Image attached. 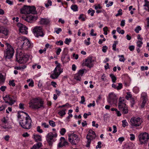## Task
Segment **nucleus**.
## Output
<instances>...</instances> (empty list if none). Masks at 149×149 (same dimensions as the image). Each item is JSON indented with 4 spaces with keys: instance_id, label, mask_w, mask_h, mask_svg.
Instances as JSON below:
<instances>
[{
    "instance_id": "1",
    "label": "nucleus",
    "mask_w": 149,
    "mask_h": 149,
    "mask_svg": "<svg viewBox=\"0 0 149 149\" xmlns=\"http://www.w3.org/2000/svg\"><path fill=\"white\" fill-rule=\"evenodd\" d=\"M4 44L6 46L7 49L4 52V58L5 60L11 58L13 57L14 53V49L9 44L6 42H4L3 44L0 42V45L1 47H4Z\"/></svg>"
},
{
    "instance_id": "2",
    "label": "nucleus",
    "mask_w": 149,
    "mask_h": 149,
    "mask_svg": "<svg viewBox=\"0 0 149 149\" xmlns=\"http://www.w3.org/2000/svg\"><path fill=\"white\" fill-rule=\"evenodd\" d=\"M30 107L33 109H38L40 108L44 109L43 101L40 99L34 98L31 100L29 103Z\"/></svg>"
},
{
    "instance_id": "3",
    "label": "nucleus",
    "mask_w": 149,
    "mask_h": 149,
    "mask_svg": "<svg viewBox=\"0 0 149 149\" xmlns=\"http://www.w3.org/2000/svg\"><path fill=\"white\" fill-rule=\"evenodd\" d=\"M26 116L25 118L19 122V124L24 129H29L31 128L32 125L31 119L30 116L26 113H24Z\"/></svg>"
},
{
    "instance_id": "4",
    "label": "nucleus",
    "mask_w": 149,
    "mask_h": 149,
    "mask_svg": "<svg viewBox=\"0 0 149 149\" xmlns=\"http://www.w3.org/2000/svg\"><path fill=\"white\" fill-rule=\"evenodd\" d=\"M55 63L57 65L50 76L51 78L54 79H57L63 72V69L61 67V64L57 61H56Z\"/></svg>"
},
{
    "instance_id": "5",
    "label": "nucleus",
    "mask_w": 149,
    "mask_h": 149,
    "mask_svg": "<svg viewBox=\"0 0 149 149\" xmlns=\"http://www.w3.org/2000/svg\"><path fill=\"white\" fill-rule=\"evenodd\" d=\"M36 8L34 6H24L20 9L21 13L22 14H29L30 13L35 14L36 13Z\"/></svg>"
},
{
    "instance_id": "6",
    "label": "nucleus",
    "mask_w": 149,
    "mask_h": 149,
    "mask_svg": "<svg viewBox=\"0 0 149 149\" xmlns=\"http://www.w3.org/2000/svg\"><path fill=\"white\" fill-rule=\"evenodd\" d=\"M29 58L28 55L23 54L22 53L20 52L19 54L17 56L16 60L19 63L24 64L28 61Z\"/></svg>"
},
{
    "instance_id": "7",
    "label": "nucleus",
    "mask_w": 149,
    "mask_h": 149,
    "mask_svg": "<svg viewBox=\"0 0 149 149\" xmlns=\"http://www.w3.org/2000/svg\"><path fill=\"white\" fill-rule=\"evenodd\" d=\"M138 138L141 144H144L146 143L149 139V136L148 133L145 132L141 133L139 136Z\"/></svg>"
},
{
    "instance_id": "8",
    "label": "nucleus",
    "mask_w": 149,
    "mask_h": 149,
    "mask_svg": "<svg viewBox=\"0 0 149 149\" xmlns=\"http://www.w3.org/2000/svg\"><path fill=\"white\" fill-rule=\"evenodd\" d=\"M68 136V141L72 145H76L79 141L78 136L76 134H72Z\"/></svg>"
},
{
    "instance_id": "9",
    "label": "nucleus",
    "mask_w": 149,
    "mask_h": 149,
    "mask_svg": "<svg viewBox=\"0 0 149 149\" xmlns=\"http://www.w3.org/2000/svg\"><path fill=\"white\" fill-rule=\"evenodd\" d=\"M118 99L115 94L112 93L109 94L107 101L110 104H116L117 103Z\"/></svg>"
},
{
    "instance_id": "10",
    "label": "nucleus",
    "mask_w": 149,
    "mask_h": 149,
    "mask_svg": "<svg viewBox=\"0 0 149 149\" xmlns=\"http://www.w3.org/2000/svg\"><path fill=\"white\" fill-rule=\"evenodd\" d=\"M140 118L133 117L130 120V124L135 127L139 126L141 124L142 121Z\"/></svg>"
},
{
    "instance_id": "11",
    "label": "nucleus",
    "mask_w": 149,
    "mask_h": 149,
    "mask_svg": "<svg viewBox=\"0 0 149 149\" xmlns=\"http://www.w3.org/2000/svg\"><path fill=\"white\" fill-rule=\"evenodd\" d=\"M33 31L37 37H38L40 36L42 37L44 36L42 28L41 26H37L35 27Z\"/></svg>"
},
{
    "instance_id": "12",
    "label": "nucleus",
    "mask_w": 149,
    "mask_h": 149,
    "mask_svg": "<svg viewBox=\"0 0 149 149\" xmlns=\"http://www.w3.org/2000/svg\"><path fill=\"white\" fill-rule=\"evenodd\" d=\"M57 135L56 133H54V134H53L52 132H49L47 135L46 140L50 146L52 145V142L54 141L53 138L54 137H56Z\"/></svg>"
},
{
    "instance_id": "13",
    "label": "nucleus",
    "mask_w": 149,
    "mask_h": 149,
    "mask_svg": "<svg viewBox=\"0 0 149 149\" xmlns=\"http://www.w3.org/2000/svg\"><path fill=\"white\" fill-rule=\"evenodd\" d=\"M17 26L19 28V30L20 33L23 34H27L28 31L27 30L28 29V28L25 25L19 23L17 24Z\"/></svg>"
},
{
    "instance_id": "14",
    "label": "nucleus",
    "mask_w": 149,
    "mask_h": 149,
    "mask_svg": "<svg viewBox=\"0 0 149 149\" xmlns=\"http://www.w3.org/2000/svg\"><path fill=\"white\" fill-rule=\"evenodd\" d=\"M19 39L21 40H22V47H24L26 49L29 48L30 47L31 44L28 39L23 37L20 38Z\"/></svg>"
},
{
    "instance_id": "15",
    "label": "nucleus",
    "mask_w": 149,
    "mask_h": 149,
    "mask_svg": "<svg viewBox=\"0 0 149 149\" xmlns=\"http://www.w3.org/2000/svg\"><path fill=\"white\" fill-rule=\"evenodd\" d=\"M22 18L25 21L29 22L31 23L33 20H36L38 18L34 15H28L26 17H22Z\"/></svg>"
},
{
    "instance_id": "16",
    "label": "nucleus",
    "mask_w": 149,
    "mask_h": 149,
    "mask_svg": "<svg viewBox=\"0 0 149 149\" xmlns=\"http://www.w3.org/2000/svg\"><path fill=\"white\" fill-rule=\"evenodd\" d=\"M94 60L92 59L91 57H88L87 59H86L84 62L85 65L87 67L91 68L93 66V63L94 62Z\"/></svg>"
},
{
    "instance_id": "17",
    "label": "nucleus",
    "mask_w": 149,
    "mask_h": 149,
    "mask_svg": "<svg viewBox=\"0 0 149 149\" xmlns=\"http://www.w3.org/2000/svg\"><path fill=\"white\" fill-rule=\"evenodd\" d=\"M4 100L5 101L6 103H8L12 105L14 104L15 101L13 100L12 98L10 97L9 95H6L5 96L3 97Z\"/></svg>"
},
{
    "instance_id": "18",
    "label": "nucleus",
    "mask_w": 149,
    "mask_h": 149,
    "mask_svg": "<svg viewBox=\"0 0 149 149\" xmlns=\"http://www.w3.org/2000/svg\"><path fill=\"white\" fill-rule=\"evenodd\" d=\"M141 98L142 101L141 106L142 108H143L145 106L148 100L146 94L145 93H143L141 95Z\"/></svg>"
},
{
    "instance_id": "19",
    "label": "nucleus",
    "mask_w": 149,
    "mask_h": 149,
    "mask_svg": "<svg viewBox=\"0 0 149 149\" xmlns=\"http://www.w3.org/2000/svg\"><path fill=\"white\" fill-rule=\"evenodd\" d=\"M125 100L124 99H122L121 97H120L119 99L118 108H121V107H124L126 105V104L125 102Z\"/></svg>"
},
{
    "instance_id": "20",
    "label": "nucleus",
    "mask_w": 149,
    "mask_h": 149,
    "mask_svg": "<svg viewBox=\"0 0 149 149\" xmlns=\"http://www.w3.org/2000/svg\"><path fill=\"white\" fill-rule=\"evenodd\" d=\"M8 33L9 31L6 28L3 26L0 27V33H3L6 36L8 35Z\"/></svg>"
},
{
    "instance_id": "21",
    "label": "nucleus",
    "mask_w": 149,
    "mask_h": 149,
    "mask_svg": "<svg viewBox=\"0 0 149 149\" xmlns=\"http://www.w3.org/2000/svg\"><path fill=\"white\" fill-rule=\"evenodd\" d=\"M69 57L67 54H62L61 57V60L63 62H68L69 60Z\"/></svg>"
},
{
    "instance_id": "22",
    "label": "nucleus",
    "mask_w": 149,
    "mask_h": 149,
    "mask_svg": "<svg viewBox=\"0 0 149 149\" xmlns=\"http://www.w3.org/2000/svg\"><path fill=\"white\" fill-rule=\"evenodd\" d=\"M118 108L120 110L122 111V113L123 114H127L128 112V107L126 105L124 107H121V108Z\"/></svg>"
},
{
    "instance_id": "23",
    "label": "nucleus",
    "mask_w": 149,
    "mask_h": 149,
    "mask_svg": "<svg viewBox=\"0 0 149 149\" xmlns=\"http://www.w3.org/2000/svg\"><path fill=\"white\" fill-rule=\"evenodd\" d=\"M49 19L45 18H41L39 22L40 24H41L47 25L49 23Z\"/></svg>"
},
{
    "instance_id": "24",
    "label": "nucleus",
    "mask_w": 149,
    "mask_h": 149,
    "mask_svg": "<svg viewBox=\"0 0 149 149\" xmlns=\"http://www.w3.org/2000/svg\"><path fill=\"white\" fill-rule=\"evenodd\" d=\"M89 136V134H88L86 136V138L88 140L87 143L86 145V147H88L90 146L91 140H92L91 139V138Z\"/></svg>"
},
{
    "instance_id": "25",
    "label": "nucleus",
    "mask_w": 149,
    "mask_h": 149,
    "mask_svg": "<svg viewBox=\"0 0 149 149\" xmlns=\"http://www.w3.org/2000/svg\"><path fill=\"white\" fill-rule=\"evenodd\" d=\"M34 139L36 142L40 141H42L41 136L40 135L36 134L34 135Z\"/></svg>"
},
{
    "instance_id": "26",
    "label": "nucleus",
    "mask_w": 149,
    "mask_h": 149,
    "mask_svg": "<svg viewBox=\"0 0 149 149\" xmlns=\"http://www.w3.org/2000/svg\"><path fill=\"white\" fill-rule=\"evenodd\" d=\"M42 144L41 142H38L36 144L34 145L31 149H38L41 147Z\"/></svg>"
},
{
    "instance_id": "27",
    "label": "nucleus",
    "mask_w": 149,
    "mask_h": 149,
    "mask_svg": "<svg viewBox=\"0 0 149 149\" xmlns=\"http://www.w3.org/2000/svg\"><path fill=\"white\" fill-rule=\"evenodd\" d=\"M144 1L145 3L143 6L146 7L145 9L149 12V2L147 0H144Z\"/></svg>"
},
{
    "instance_id": "28",
    "label": "nucleus",
    "mask_w": 149,
    "mask_h": 149,
    "mask_svg": "<svg viewBox=\"0 0 149 149\" xmlns=\"http://www.w3.org/2000/svg\"><path fill=\"white\" fill-rule=\"evenodd\" d=\"M71 8L74 11H77L78 10V7L76 5H72L71 7Z\"/></svg>"
},
{
    "instance_id": "29",
    "label": "nucleus",
    "mask_w": 149,
    "mask_h": 149,
    "mask_svg": "<svg viewBox=\"0 0 149 149\" xmlns=\"http://www.w3.org/2000/svg\"><path fill=\"white\" fill-rule=\"evenodd\" d=\"M81 76L79 74H76L74 76V78L77 81H80L81 79Z\"/></svg>"
},
{
    "instance_id": "30",
    "label": "nucleus",
    "mask_w": 149,
    "mask_h": 149,
    "mask_svg": "<svg viewBox=\"0 0 149 149\" xmlns=\"http://www.w3.org/2000/svg\"><path fill=\"white\" fill-rule=\"evenodd\" d=\"M5 80L3 76L1 74H0V84L3 83Z\"/></svg>"
},
{
    "instance_id": "31",
    "label": "nucleus",
    "mask_w": 149,
    "mask_h": 149,
    "mask_svg": "<svg viewBox=\"0 0 149 149\" xmlns=\"http://www.w3.org/2000/svg\"><path fill=\"white\" fill-rule=\"evenodd\" d=\"M110 76L112 79V82L113 83H115L116 80V77L113 74H110Z\"/></svg>"
},
{
    "instance_id": "32",
    "label": "nucleus",
    "mask_w": 149,
    "mask_h": 149,
    "mask_svg": "<svg viewBox=\"0 0 149 149\" xmlns=\"http://www.w3.org/2000/svg\"><path fill=\"white\" fill-rule=\"evenodd\" d=\"M95 13V11L94 10H93L92 8H90L88 11V14L91 13V16H93L94 14Z\"/></svg>"
},
{
    "instance_id": "33",
    "label": "nucleus",
    "mask_w": 149,
    "mask_h": 149,
    "mask_svg": "<svg viewBox=\"0 0 149 149\" xmlns=\"http://www.w3.org/2000/svg\"><path fill=\"white\" fill-rule=\"evenodd\" d=\"M66 110H62L58 113L61 116H63L65 114V111Z\"/></svg>"
},
{
    "instance_id": "34",
    "label": "nucleus",
    "mask_w": 149,
    "mask_h": 149,
    "mask_svg": "<svg viewBox=\"0 0 149 149\" xmlns=\"http://www.w3.org/2000/svg\"><path fill=\"white\" fill-rule=\"evenodd\" d=\"M121 28L120 27H117V31L119 33L123 34L124 33V31L123 30H120Z\"/></svg>"
},
{
    "instance_id": "35",
    "label": "nucleus",
    "mask_w": 149,
    "mask_h": 149,
    "mask_svg": "<svg viewBox=\"0 0 149 149\" xmlns=\"http://www.w3.org/2000/svg\"><path fill=\"white\" fill-rule=\"evenodd\" d=\"M85 70V69L80 70L79 71L77 74L81 77L84 74Z\"/></svg>"
},
{
    "instance_id": "36",
    "label": "nucleus",
    "mask_w": 149,
    "mask_h": 149,
    "mask_svg": "<svg viewBox=\"0 0 149 149\" xmlns=\"http://www.w3.org/2000/svg\"><path fill=\"white\" fill-rule=\"evenodd\" d=\"M118 41H114V43L113 45V46H112V49L114 51L116 50V45L117 44H118Z\"/></svg>"
},
{
    "instance_id": "37",
    "label": "nucleus",
    "mask_w": 149,
    "mask_h": 149,
    "mask_svg": "<svg viewBox=\"0 0 149 149\" xmlns=\"http://www.w3.org/2000/svg\"><path fill=\"white\" fill-rule=\"evenodd\" d=\"M127 95L125 96V98L128 100L129 98L132 97V95L131 94L130 92H128L127 93Z\"/></svg>"
},
{
    "instance_id": "38",
    "label": "nucleus",
    "mask_w": 149,
    "mask_h": 149,
    "mask_svg": "<svg viewBox=\"0 0 149 149\" xmlns=\"http://www.w3.org/2000/svg\"><path fill=\"white\" fill-rule=\"evenodd\" d=\"M141 28L140 26H138L135 29V31L136 33H138L139 31L141 30Z\"/></svg>"
},
{
    "instance_id": "39",
    "label": "nucleus",
    "mask_w": 149,
    "mask_h": 149,
    "mask_svg": "<svg viewBox=\"0 0 149 149\" xmlns=\"http://www.w3.org/2000/svg\"><path fill=\"white\" fill-rule=\"evenodd\" d=\"M89 134H92L93 135V138H94V137H95L96 136L95 133L94 131H93L92 130H90L88 131Z\"/></svg>"
},
{
    "instance_id": "40",
    "label": "nucleus",
    "mask_w": 149,
    "mask_h": 149,
    "mask_svg": "<svg viewBox=\"0 0 149 149\" xmlns=\"http://www.w3.org/2000/svg\"><path fill=\"white\" fill-rule=\"evenodd\" d=\"M66 132V130L65 128H62L60 131V133L61 135H63Z\"/></svg>"
},
{
    "instance_id": "41",
    "label": "nucleus",
    "mask_w": 149,
    "mask_h": 149,
    "mask_svg": "<svg viewBox=\"0 0 149 149\" xmlns=\"http://www.w3.org/2000/svg\"><path fill=\"white\" fill-rule=\"evenodd\" d=\"M143 44V42L141 41L138 40L137 42V46L139 47H140Z\"/></svg>"
},
{
    "instance_id": "42",
    "label": "nucleus",
    "mask_w": 149,
    "mask_h": 149,
    "mask_svg": "<svg viewBox=\"0 0 149 149\" xmlns=\"http://www.w3.org/2000/svg\"><path fill=\"white\" fill-rule=\"evenodd\" d=\"M118 57H121L119 59V61H122L123 62H124V61L125 60V59L124 57V56L123 55H118Z\"/></svg>"
},
{
    "instance_id": "43",
    "label": "nucleus",
    "mask_w": 149,
    "mask_h": 149,
    "mask_svg": "<svg viewBox=\"0 0 149 149\" xmlns=\"http://www.w3.org/2000/svg\"><path fill=\"white\" fill-rule=\"evenodd\" d=\"M71 39L70 38L68 39L67 38L65 39V43L66 44L69 45V43L71 42Z\"/></svg>"
},
{
    "instance_id": "44",
    "label": "nucleus",
    "mask_w": 149,
    "mask_h": 149,
    "mask_svg": "<svg viewBox=\"0 0 149 149\" xmlns=\"http://www.w3.org/2000/svg\"><path fill=\"white\" fill-rule=\"evenodd\" d=\"M49 123V125L53 127H54L56 125L55 123L53 120H50Z\"/></svg>"
},
{
    "instance_id": "45",
    "label": "nucleus",
    "mask_w": 149,
    "mask_h": 149,
    "mask_svg": "<svg viewBox=\"0 0 149 149\" xmlns=\"http://www.w3.org/2000/svg\"><path fill=\"white\" fill-rule=\"evenodd\" d=\"M118 86H116V89L117 90H119L122 88V84L121 83H118Z\"/></svg>"
},
{
    "instance_id": "46",
    "label": "nucleus",
    "mask_w": 149,
    "mask_h": 149,
    "mask_svg": "<svg viewBox=\"0 0 149 149\" xmlns=\"http://www.w3.org/2000/svg\"><path fill=\"white\" fill-rule=\"evenodd\" d=\"M83 15H84L83 14H81L78 18L79 19H81V20L82 21H85V18L83 17Z\"/></svg>"
},
{
    "instance_id": "47",
    "label": "nucleus",
    "mask_w": 149,
    "mask_h": 149,
    "mask_svg": "<svg viewBox=\"0 0 149 149\" xmlns=\"http://www.w3.org/2000/svg\"><path fill=\"white\" fill-rule=\"evenodd\" d=\"M9 85H11L13 86H15V84L14 83V80H13L12 81H9Z\"/></svg>"
},
{
    "instance_id": "48",
    "label": "nucleus",
    "mask_w": 149,
    "mask_h": 149,
    "mask_svg": "<svg viewBox=\"0 0 149 149\" xmlns=\"http://www.w3.org/2000/svg\"><path fill=\"white\" fill-rule=\"evenodd\" d=\"M85 101V99L84 96H82L81 97V101L80 102V103L81 104H84V102Z\"/></svg>"
},
{
    "instance_id": "49",
    "label": "nucleus",
    "mask_w": 149,
    "mask_h": 149,
    "mask_svg": "<svg viewBox=\"0 0 149 149\" xmlns=\"http://www.w3.org/2000/svg\"><path fill=\"white\" fill-rule=\"evenodd\" d=\"M91 115V113L90 112H89L88 113H85L84 114L83 116L85 118H87V116Z\"/></svg>"
},
{
    "instance_id": "50",
    "label": "nucleus",
    "mask_w": 149,
    "mask_h": 149,
    "mask_svg": "<svg viewBox=\"0 0 149 149\" xmlns=\"http://www.w3.org/2000/svg\"><path fill=\"white\" fill-rule=\"evenodd\" d=\"M107 49V47L106 46H103L102 47V51L103 52L105 53L106 52Z\"/></svg>"
},
{
    "instance_id": "51",
    "label": "nucleus",
    "mask_w": 149,
    "mask_h": 149,
    "mask_svg": "<svg viewBox=\"0 0 149 149\" xmlns=\"http://www.w3.org/2000/svg\"><path fill=\"white\" fill-rule=\"evenodd\" d=\"M94 30L93 29H92L91 31L90 34L92 36H96L97 34L96 33H94Z\"/></svg>"
},
{
    "instance_id": "52",
    "label": "nucleus",
    "mask_w": 149,
    "mask_h": 149,
    "mask_svg": "<svg viewBox=\"0 0 149 149\" xmlns=\"http://www.w3.org/2000/svg\"><path fill=\"white\" fill-rule=\"evenodd\" d=\"M40 127L39 126H38L37 127V131L40 133H42L43 132L42 130L40 128Z\"/></svg>"
},
{
    "instance_id": "53",
    "label": "nucleus",
    "mask_w": 149,
    "mask_h": 149,
    "mask_svg": "<svg viewBox=\"0 0 149 149\" xmlns=\"http://www.w3.org/2000/svg\"><path fill=\"white\" fill-rule=\"evenodd\" d=\"M59 43H60L59 45H63V41L61 40L57 41L56 43V44L57 45H58Z\"/></svg>"
},
{
    "instance_id": "54",
    "label": "nucleus",
    "mask_w": 149,
    "mask_h": 149,
    "mask_svg": "<svg viewBox=\"0 0 149 149\" xmlns=\"http://www.w3.org/2000/svg\"><path fill=\"white\" fill-rule=\"evenodd\" d=\"M130 139L132 141H133L135 139V136L132 134H130Z\"/></svg>"
},
{
    "instance_id": "55",
    "label": "nucleus",
    "mask_w": 149,
    "mask_h": 149,
    "mask_svg": "<svg viewBox=\"0 0 149 149\" xmlns=\"http://www.w3.org/2000/svg\"><path fill=\"white\" fill-rule=\"evenodd\" d=\"M102 8V7L100 6V4H98L97 6H95V9L97 10L98 9H101Z\"/></svg>"
},
{
    "instance_id": "56",
    "label": "nucleus",
    "mask_w": 149,
    "mask_h": 149,
    "mask_svg": "<svg viewBox=\"0 0 149 149\" xmlns=\"http://www.w3.org/2000/svg\"><path fill=\"white\" fill-rule=\"evenodd\" d=\"M42 126H43L45 128H47L49 127V125H47L46 123H42Z\"/></svg>"
},
{
    "instance_id": "57",
    "label": "nucleus",
    "mask_w": 149,
    "mask_h": 149,
    "mask_svg": "<svg viewBox=\"0 0 149 149\" xmlns=\"http://www.w3.org/2000/svg\"><path fill=\"white\" fill-rule=\"evenodd\" d=\"M6 2L7 3L10 5H12L13 3V2L10 0H6Z\"/></svg>"
},
{
    "instance_id": "58",
    "label": "nucleus",
    "mask_w": 149,
    "mask_h": 149,
    "mask_svg": "<svg viewBox=\"0 0 149 149\" xmlns=\"http://www.w3.org/2000/svg\"><path fill=\"white\" fill-rule=\"evenodd\" d=\"M122 126L123 127H125L126 126V123H127V121L126 120H123L122 121Z\"/></svg>"
},
{
    "instance_id": "59",
    "label": "nucleus",
    "mask_w": 149,
    "mask_h": 149,
    "mask_svg": "<svg viewBox=\"0 0 149 149\" xmlns=\"http://www.w3.org/2000/svg\"><path fill=\"white\" fill-rule=\"evenodd\" d=\"M6 88V86H1L0 88V89L1 91L3 92L5 91Z\"/></svg>"
},
{
    "instance_id": "60",
    "label": "nucleus",
    "mask_w": 149,
    "mask_h": 149,
    "mask_svg": "<svg viewBox=\"0 0 149 149\" xmlns=\"http://www.w3.org/2000/svg\"><path fill=\"white\" fill-rule=\"evenodd\" d=\"M116 113L117 114V116H120L121 115V113L119 111H118L117 109V110L116 111Z\"/></svg>"
},
{
    "instance_id": "61",
    "label": "nucleus",
    "mask_w": 149,
    "mask_h": 149,
    "mask_svg": "<svg viewBox=\"0 0 149 149\" xmlns=\"http://www.w3.org/2000/svg\"><path fill=\"white\" fill-rule=\"evenodd\" d=\"M51 85L53 86L54 87H56V82H54V81H52L51 82Z\"/></svg>"
},
{
    "instance_id": "62",
    "label": "nucleus",
    "mask_w": 149,
    "mask_h": 149,
    "mask_svg": "<svg viewBox=\"0 0 149 149\" xmlns=\"http://www.w3.org/2000/svg\"><path fill=\"white\" fill-rule=\"evenodd\" d=\"M19 108L21 109H24V104L21 103H20L19 104Z\"/></svg>"
},
{
    "instance_id": "63",
    "label": "nucleus",
    "mask_w": 149,
    "mask_h": 149,
    "mask_svg": "<svg viewBox=\"0 0 149 149\" xmlns=\"http://www.w3.org/2000/svg\"><path fill=\"white\" fill-rule=\"evenodd\" d=\"M61 49L60 48H58L56 52V54L57 55H59L60 54V52H61Z\"/></svg>"
},
{
    "instance_id": "64",
    "label": "nucleus",
    "mask_w": 149,
    "mask_h": 149,
    "mask_svg": "<svg viewBox=\"0 0 149 149\" xmlns=\"http://www.w3.org/2000/svg\"><path fill=\"white\" fill-rule=\"evenodd\" d=\"M62 31V29L60 28H59L58 29H57V30L55 31V32L56 33L58 34L60 32H61Z\"/></svg>"
}]
</instances>
